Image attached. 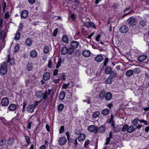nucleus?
<instances>
[{
	"mask_svg": "<svg viewBox=\"0 0 149 149\" xmlns=\"http://www.w3.org/2000/svg\"><path fill=\"white\" fill-rule=\"evenodd\" d=\"M17 107L16 105L15 104H10L8 107V109L9 110L12 111H15Z\"/></svg>",
	"mask_w": 149,
	"mask_h": 149,
	"instance_id": "obj_17",
	"label": "nucleus"
},
{
	"mask_svg": "<svg viewBox=\"0 0 149 149\" xmlns=\"http://www.w3.org/2000/svg\"><path fill=\"white\" fill-rule=\"evenodd\" d=\"M112 137V132H110L109 133V137L106 139V142L105 143L104 148V149H106L107 145L109 144L111 139Z\"/></svg>",
	"mask_w": 149,
	"mask_h": 149,
	"instance_id": "obj_4",
	"label": "nucleus"
},
{
	"mask_svg": "<svg viewBox=\"0 0 149 149\" xmlns=\"http://www.w3.org/2000/svg\"><path fill=\"white\" fill-rule=\"evenodd\" d=\"M108 61V58L107 57H106L105 59L104 63V66H106Z\"/></svg>",
	"mask_w": 149,
	"mask_h": 149,
	"instance_id": "obj_53",
	"label": "nucleus"
},
{
	"mask_svg": "<svg viewBox=\"0 0 149 149\" xmlns=\"http://www.w3.org/2000/svg\"><path fill=\"white\" fill-rule=\"evenodd\" d=\"M19 49V45H18L17 44L15 46V47H14V52H17Z\"/></svg>",
	"mask_w": 149,
	"mask_h": 149,
	"instance_id": "obj_50",
	"label": "nucleus"
},
{
	"mask_svg": "<svg viewBox=\"0 0 149 149\" xmlns=\"http://www.w3.org/2000/svg\"><path fill=\"white\" fill-rule=\"evenodd\" d=\"M32 43L31 40L30 38L27 39L25 41L26 44L29 46H30L31 45Z\"/></svg>",
	"mask_w": 149,
	"mask_h": 149,
	"instance_id": "obj_32",
	"label": "nucleus"
},
{
	"mask_svg": "<svg viewBox=\"0 0 149 149\" xmlns=\"http://www.w3.org/2000/svg\"><path fill=\"white\" fill-rule=\"evenodd\" d=\"M50 78V74L48 72L44 73L43 76V78L45 80L47 81Z\"/></svg>",
	"mask_w": 149,
	"mask_h": 149,
	"instance_id": "obj_18",
	"label": "nucleus"
},
{
	"mask_svg": "<svg viewBox=\"0 0 149 149\" xmlns=\"http://www.w3.org/2000/svg\"><path fill=\"white\" fill-rule=\"evenodd\" d=\"M88 130L90 132H97V127L93 125H91L88 126Z\"/></svg>",
	"mask_w": 149,
	"mask_h": 149,
	"instance_id": "obj_5",
	"label": "nucleus"
},
{
	"mask_svg": "<svg viewBox=\"0 0 149 149\" xmlns=\"http://www.w3.org/2000/svg\"><path fill=\"white\" fill-rule=\"evenodd\" d=\"M52 47L50 46H46L44 49V52L45 54L48 53L51 50Z\"/></svg>",
	"mask_w": 149,
	"mask_h": 149,
	"instance_id": "obj_16",
	"label": "nucleus"
},
{
	"mask_svg": "<svg viewBox=\"0 0 149 149\" xmlns=\"http://www.w3.org/2000/svg\"><path fill=\"white\" fill-rule=\"evenodd\" d=\"M133 71V73L134 72L136 74H138L140 72V70L139 68H136L134 69Z\"/></svg>",
	"mask_w": 149,
	"mask_h": 149,
	"instance_id": "obj_44",
	"label": "nucleus"
},
{
	"mask_svg": "<svg viewBox=\"0 0 149 149\" xmlns=\"http://www.w3.org/2000/svg\"><path fill=\"white\" fill-rule=\"evenodd\" d=\"M120 31L123 33H125L128 31V29L126 26H124L120 28Z\"/></svg>",
	"mask_w": 149,
	"mask_h": 149,
	"instance_id": "obj_11",
	"label": "nucleus"
},
{
	"mask_svg": "<svg viewBox=\"0 0 149 149\" xmlns=\"http://www.w3.org/2000/svg\"><path fill=\"white\" fill-rule=\"evenodd\" d=\"M112 82V79L111 78L109 77L106 80L105 82L107 84H110Z\"/></svg>",
	"mask_w": 149,
	"mask_h": 149,
	"instance_id": "obj_43",
	"label": "nucleus"
},
{
	"mask_svg": "<svg viewBox=\"0 0 149 149\" xmlns=\"http://www.w3.org/2000/svg\"><path fill=\"white\" fill-rule=\"evenodd\" d=\"M112 70V69L111 67H106L105 70V72L106 74H109L111 72Z\"/></svg>",
	"mask_w": 149,
	"mask_h": 149,
	"instance_id": "obj_24",
	"label": "nucleus"
},
{
	"mask_svg": "<svg viewBox=\"0 0 149 149\" xmlns=\"http://www.w3.org/2000/svg\"><path fill=\"white\" fill-rule=\"evenodd\" d=\"M105 92L104 91H102L99 94V97L101 99L104 98L105 96Z\"/></svg>",
	"mask_w": 149,
	"mask_h": 149,
	"instance_id": "obj_34",
	"label": "nucleus"
},
{
	"mask_svg": "<svg viewBox=\"0 0 149 149\" xmlns=\"http://www.w3.org/2000/svg\"><path fill=\"white\" fill-rule=\"evenodd\" d=\"M91 22H86L84 24L87 27H91Z\"/></svg>",
	"mask_w": 149,
	"mask_h": 149,
	"instance_id": "obj_52",
	"label": "nucleus"
},
{
	"mask_svg": "<svg viewBox=\"0 0 149 149\" xmlns=\"http://www.w3.org/2000/svg\"><path fill=\"white\" fill-rule=\"evenodd\" d=\"M9 104V100L7 98L5 97L2 100L1 104L2 106H7Z\"/></svg>",
	"mask_w": 149,
	"mask_h": 149,
	"instance_id": "obj_9",
	"label": "nucleus"
},
{
	"mask_svg": "<svg viewBox=\"0 0 149 149\" xmlns=\"http://www.w3.org/2000/svg\"><path fill=\"white\" fill-rule=\"evenodd\" d=\"M8 69L6 63H3L1 64L0 73L2 75H4L7 73Z\"/></svg>",
	"mask_w": 149,
	"mask_h": 149,
	"instance_id": "obj_1",
	"label": "nucleus"
},
{
	"mask_svg": "<svg viewBox=\"0 0 149 149\" xmlns=\"http://www.w3.org/2000/svg\"><path fill=\"white\" fill-rule=\"evenodd\" d=\"M138 120H139L137 118H136L133 120L132 123L134 125H136L137 124Z\"/></svg>",
	"mask_w": 149,
	"mask_h": 149,
	"instance_id": "obj_42",
	"label": "nucleus"
},
{
	"mask_svg": "<svg viewBox=\"0 0 149 149\" xmlns=\"http://www.w3.org/2000/svg\"><path fill=\"white\" fill-rule=\"evenodd\" d=\"M91 27H92L94 29H96V26L93 23L91 22Z\"/></svg>",
	"mask_w": 149,
	"mask_h": 149,
	"instance_id": "obj_63",
	"label": "nucleus"
},
{
	"mask_svg": "<svg viewBox=\"0 0 149 149\" xmlns=\"http://www.w3.org/2000/svg\"><path fill=\"white\" fill-rule=\"evenodd\" d=\"M100 35H98L95 38L97 42H99L100 40Z\"/></svg>",
	"mask_w": 149,
	"mask_h": 149,
	"instance_id": "obj_57",
	"label": "nucleus"
},
{
	"mask_svg": "<svg viewBox=\"0 0 149 149\" xmlns=\"http://www.w3.org/2000/svg\"><path fill=\"white\" fill-rule=\"evenodd\" d=\"M62 41L65 43H67L69 41V40L67 37L65 35H63L62 38Z\"/></svg>",
	"mask_w": 149,
	"mask_h": 149,
	"instance_id": "obj_26",
	"label": "nucleus"
},
{
	"mask_svg": "<svg viewBox=\"0 0 149 149\" xmlns=\"http://www.w3.org/2000/svg\"><path fill=\"white\" fill-rule=\"evenodd\" d=\"M133 74V71L132 70H129L126 72V75L127 77H130Z\"/></svg>",
	"mask_w": 149,
	"mask_h": 149,
	"instance_id": "obj_31",
	"label": "nucleus"
},
{
	"mask_svg": "<svg viewBox=\"0 0 149 149\" xmlns=\"http://www.w3.org/2000/svg\"><path fill=\"white\" fill-rule=\"evenodd\" d=\"M20 33L19 31H18L17 32L15 35V39L16 40H18L20 38Z\"/></svg>",
	"mask_w": 149,
	"mask_h": 149,
	"instance_id": "obj_29",
	"label": "nucleus"
},
{
	"mask_svg": "<svg viewBox=\"0 0 149 149\" xmlns=\"http://www.w3.org/2000/svg\"><path fill=\"white\" fill-rule=\"evenodd\" d=\"M73 48L72 47H70L68 49V53L69 55L72 54L74 52V50Z\"/></svg>",
	"mask_w": 149,
	"mask_h": 149,
	"instance_id": "obj_33",
	"label": "nucleus"
},
{
	"mask_svg": "<svg viewBox=\"0 0 149 149\" xmlns=\"http://www.w3.org/2000/svg\"><path fill=\"white\" fill-rule=\"evenodd\" d=\"M60 77L63 80H65L66 79V77L64 74H61Z\"/></svg>",
	"mask_w": 149,
	"mask_h": 149,
	"instance_id": "obj_55",
	"label": "nucleus"
},
{
	"mask_svg": "<svg viewBox=\"0 0 149 149\" xmlns=\"http://www.w3.org/2000/svg\"><path fill=\"white\" fill-rule=\"evenodd\" d=\"M90 143V140H87L85 141V143H84V146H87L89 143Z\"/></svg>",
	"mask_w": 149,
	"mask_h": 149,
	"instance_id": "obj_62",
	"label": "nucleus"
},
{
	"mask_svg": "<svg viewBox=\"0 0 149 149\" xmlns=\"http://www.w3.org/2000/svg\"><path fill=\"white\" fill-rule=\"evenodd\" d=\"M28 12L26 10H24L21 13V16L22 18L26 19L28 17Z\"/></svg>",
	"mask_w": 149,
	"mask_h": 149,
	"instance_id": "obj_10",
	"label": "nucleus"
},
{
	"mask_svg": "<svg viewBox=\"0 0 149 149\" xmlns=\"http://www.w3.org/2000/svg\"><path fill=\"white\" fill-rule=\"evenodd\" d=\"M65 92L63 91L60 93L59 96V99L61 100H63L65 97Z\"/></svg>",
	"mask_w": 149,
	"mask_h": 149,
	"instance_id": "obj_25",
	"label": "nucleus"
},
{
	"mask_svg": "<svg viewBox=\"0 0 149 149\" xmlns=\"http://www.w3.org/2000/svg\"><path fill=\"white\" fill-rule=\"evenodd\" d=\"M33 67L31 63H28L27 65V69L29 71H30L33 70Z\"/></svg>",
	"mask_w": 149,
	"mask_h": 149,
	"instance_id": "obj_36",
	"label": "nucleus"
},
{
	"mask_svg": "<svg viewBox=\"0 0 149 149\" xmlns=\"http://www.w3.org/2000/svg\"><path fill=\"white\" fill-rule=\"evenodd\" d=\"M64 127L63 126H62L59 129V133L60 134H62L63 133L64 131Z\"/></svg>",
	"mask_w": 149,
	"mask_h": 149,
	"instance_id": "obj_46",
	"label": "nucleus"
},
{
	"mask_svg": "<svg viewBox=\"0 0 149 149\" xmlns=\"http://www.w3.org/2000/svg\"><path fill=\"white\" fill-rule=\"evenodd\" d=\"M30 55L31 57L32 58H35L37 56V52L35 50H33L30 52Z\"/></svg>",
	"mask_w": 149,
	"mask_h": 149,
	"instance_id": "obj_23",
	"label": "nucleus"
},
{
	"mask_svg": "<svg viewBox=\"0 0 149 149\" xmlns=\"http://www.w3.org/2000/svg\"><path fill=\"white\" fill-rule=\"evenodd\" d=\"M43 96V93L41 91H38L36 93V96L38 98H41Z\"/></svg>",
	"mask_w": 149,
	"mask_h": 149,
	"instance_id": "obj_28",
	"label": "nucleus"
},
{
	"mask_svg": "<svg viewBox=\"0 0 149 149\" xmlns=\"http://www.w3.org/2000/svg\"><path fill=\"white\" fill-rule=\"evenodd\" d=\"M84 102H86L88 104L90 103L91 102V100L89 98H88L87 99L83 100Z\"/></svg>",
	"mask_w": 149,
	"mask_h": 149,
	"instance_id": "obj_59",
	"label": "nucleus"
},
{
	"mask_svg": "<svg viewBox=\"0 0 149 149\" xmlns=\"http://www.w3.org/2000/svg\"><path fill=\"white\" fill-rule=\"evenodd\" d=\"M83 55L84 56L86 57H89L91 55V52L88 50H85L83 51Z\"/></svg>",
	"mask_w": 149,
	"mask_h": 149,
	"instance_id": "obj_12",
	"label": "nucleus"
},
{
	"mask_svg": "<svg viewBox=\"0 0 149 149\" xmlns=\"http://www.w3.org/2000/svg\"><path fill=\"white\" fill-rule=\"evenodd\" d=\"M95 88L97 91V92H99L101 91L100 89L102 90L103 88V87L102 86H100L98 87Z\"/></svg>",
	"mask_w": 149,
	"mask_h": 149,
	"instance_id": "obj_58",
	"label": "nucleus"
},
{
	"mask_svg": "<svg viewBox=\"0 0 149 149\" xmlns=\"http://www.w3.org/2000/svg\"><path fill=\"white\" fill-rule=\"evenodd\" d=\"M70 83H68L67 84H63L62 86V88L67 89L68 88V86L69 85Z\"/></svg>",
	"mask_w": 149,
	"mask_h": 149,
	"instance_id": "obj_48",
	"label": "nucleus"
},
{
	"mask_svg": "<svg viewBox=\"0 0 149 149\" xmlns=\"http://www.w3.org/2000/svg\"><path fill=\"white\" fill-rule=\"evenodd\" d=\"M8 60L7 62L9 63L10 65L13 64L15 63L14 59L13 58H10V55L8 54L7 56Z\"/></svg>",
	"mask_w": 149,
	"mask_h": 149,
	"instance_id": "obj_15",
	"label": "nucleus"
},
{
	"mask_svg": "<svg viewBox=\"0 0 149 149\" xmlns=\"http://www.w3.org/2000/svg\"><path fill=\"white\" fill-rule=\"evenodd\" d=\"M50 92L51 91L50 90H48V91H45L43 95V99H47V96L49 95Z\"/></svg>",
	"mask_w": 149,
	"mask_h": 149,
	"instance_id": "obj_19",
	"label": "nucleus"
},
{
	"mask_svg": "<svg viewBox=\"0 0 149 149\" xmlns=\"http://www.w3.org/2000/svg\"><path fill=\"white\" fill-rule=\"evenodd\" d=\"M63 104H60L58 106V109L59 111H63Z\"/></svg>",
	"mask_w": 149,
	"mask_h": 149,
	"instance_id": "obj_37",
	"label": "nucleus"
},
{
	"mask_svg": "<svg viewBox=\"0 0 149 149\" xmlns=\"http://www.w3.org/2000/svg\"><path fill=\"white\" fill-rule=\"evenodd\" d=\"M103 59V56L101 54L97 55L95 58V60L97 62H100L102 61Z\"/></svg>",
	"mask_w": 149,
	"mask_h": 149,
	"instance_id": "obj_13",
	"label": "nucleus"
},
{
	"mask_svg": "<svg viewBox=\"0 0 149 149\" xmlns=\"http://www.w3.org/2000/svg\"><path fill=\"white\" fill-rule=\"evenodd\" d=\"M117 73L116 71H113L111 72L110 74V77L112 78H113L116 75Z\"/></svg>",
	"mask_w": 149,
	"mask_h": 149,
	"instance_id": "obj_41",
	"label": "nucleus"
},
{
	"mask_svg": "<svg viewBox=\"0 0 149 149\" xmlns=\"http://www.w3.org/2000/svg\"><path fill=\"white\" fill-rule=\"evenodd\" d=\"M35 108V107L34 105L30 104L27 107V111L29 113H32L33 112Z\"/></svg>",
	"mask_w": 149,
	"mask_h": 149,
	"instance_id": "obj_8",
	"label": "nucleus"
},
{
	"mask_svg": "<svg viewBox=\"0 0 149 149\" xmlns=\"http://www.w3.org/2000/svg\"><path fill=\"white\" fill-rule=\"evenodd\" d=\"M70 18L72 19L73 21H74L75 19V16L74 15L72 14L70 16Z\"/></svg>",
	"mask_w": 149,
	"mask_h": 149,
	"instance_id": "obj_64",
	"label": "nucleus"
},
{
	"mask_svg": "<svg viewBox=\"0 0 149 149\" xmlns=\"http://www.w3.org/2000/svg\"><path fill=\"white\" fill-rule=\"evenodd\" d=\"M59 145L63 146L65 145L67 142V139L64 136L61 137L60 138L58 141Z\"/></svg>",
	"mask_w": 149,
	"mask_h": 149,
	"instance_id": "obj_6",
	"label": "nucleus"
},
{
	"mask_svg": "<svg viewBox=\"0 0 149 149\" xmlns=\"http://www.w3.org/2000/svg\"><path fill=\"white\" fill-rule=\"evenodd\" d=\"M14 141L13 139L12 138L9 139L8 141V143L9 144L12 145Z\"/></svg>",
	"mask_w": 149,
	"mask_h": 149,
	"instance_id": "obj_45",
	"label": "nucleus"
},
{
	"mask_svg": "<svg viewBox=\"0 0 149 149\" xmlns=\"http://www.w3.org/2000/svg\"><path fill=\"white\" fill-rule=\"evenodd\" d=\"M85 135L84 134H81L79 135L78 137V140L80 141H82L85 139Z\"/></svg>",
	"mask_w": 149,
	"mask_h": 149,
	"instance_id": "obj_21",
	"label": "nucleus"
},
{
	"mask_svg": "<svg viewBox=\"0 0 149 149\" xmlns=\"http://www.w3.org/2000/svg\"><path fill=\"white\" fill-rule=\"evenodd\" d=\"M135 130V128L133 127L132 126H130L129 127H128L127 129V132L129 133H132Z\"/></svg>",
	"mask_w": 149,
	"mask_h": 149,
	"instance_id": "obj_30",
	"label": "nucleus"
},
{
	"mask_svg": "<svg viewBox=\"0 0 149 149\" xmlns=\"http://www.w3.org/2000/svg\"><path fill=\"white\" fill-rule=\"evenodd\" d=\"M100 113L99 111H95L93 113L92 116L93 118H96L99 116Z\"/></svg>",
	"mask_w": 149,
	"mask_h": 149,
	"instance_id": "obj_27",
	"label": "nucleus"
},
{
	"mask_svg": "<svg viewBox=\"0 0 149 149\" xmlns=\"http://www.w3.org/2000/svg\"><path fill=\"white\" fill-rule=\"evenodd\" d=\"M127 21L129 24L132 26L134 25L137 22V21L133 17H131L129 18Z\"/></svg>",
	"mask_w": 149,
	"mask_h": 149,
	"instance_id": "obj_3",
	"label": "nucleus"
},
{
	"mask_svg": "<svg viewBox=\"0 0 149 149\" xmlns=\"http://www.w3.org/2000/svg\"><path fill=\"white\" fill-rule=\"evenodd\" d=\"M105 130V127L104 126H101L99 128V131L100 132H104Z\"/></svg>",
	"mask_w": 149,
	"mask_h": 149,
	"instance_id": "obj_49",
	"label": "nucleus"
},
{
	"mask_svg": "<svg viewBox=\"0 0 149 149\" xmlns=\"http://www.w3.org/2000/svg\"><path fill=\"white\" fill-rule=\"evenodd\" d=\"M52 65L53 63L52 61L50 59L49 60L47 64L48 67L49 68H52Z\"/></svg>",
	"mask_w": 149,
	"mask_h": 149,
	"instance_id": "obj_39",
	"label": "nucleus"
},
{
	"mask_svg": "<svg viewBox=\"0 0 149 149\" xmlns=\"http://www.w3.org/2000/svg\"><path fill=\"white\" fill-rule=\"evenodd\" d=\"M109 112V110L108 109H106L102 110V113L104 115L106 116Z\"/></svg>",
	"mask_w": 149,
	"mask_h": 149,
	"instance_id": "obj_35",
	"label": "nucleus"
},
{
	"mask_svg": "<svg viewBox=\"0 0 149 149\" xmlns=\"http://www.w3.org/2000/svg\"><path fill=\"white\" fill-rule=\"evenodd\" d=\"M40 102H38L37 101H35L34 102V105L35 106V108H36V107L37 105H38V104L40 103Z\"/></svg>",
	"mask_w": 149,
	"mask_h": 149,
	"instance_id": "obj_61",
	"label": "nucleus"
},
{
	"mask_svg": "<svg viewBox=\"0 0 149 149\" xmlns=\"http://www.w3.org/2000/svg\"><path fill=\"white\" fill-rule=\"evenodd\" d=\"M147 58V56L146 55H141L138 57V60L140 62L143 61L146 59Z\"/></svg>",
	"mask_w": 149,
	"mask_h": 149,
	"instance_id": "obj_14",
	"label": "nucleus"
},
{
	"mask_svg": "<svg viewBox=\"0 0 149 149\" xmlns=\"http://www.w3.org/2000/svg\"><path fill=\"white\" fill-rule=\"evenodd\" d=\"M140 24L142 26H144L146 25V22L144 20H142L140 22Z\"/></svg>",
	"mask_w": 149,
	"mask_h": 149,
	"instance_id": "obj_56",
	"label": "nucleus"
},
{
	"mask_svg": "<svg viewBox=\"0 0 149 149\" xmlns=\"http://www.w3.org/2000/svg\"><path fill=\"white\" fill-rule=\"evenodd\" d=\"M25 139L26 140V141L27 143H28V145H27V146L30 143V139L29 137L28 136H25Z\"/></svg>",
	"mask_w": 149,
	"mask_h": 149,
	"instance_id": "obj_40",
	"label": "nucleus"
},
{
	"mask_svg": "<svg viewBox=\"0 0 149 149\" xmlns=\"http://www.w3.org/2000/svg\"><path fill=\"white\" fill-rule=\"evenodd\" d=\"M9 13L8 12H6L4 15V18L5 19H7L9 17Z\"/></svg>",
	"mask_w": 149,
	"mask_h": 149,
	"instance_id": "obj_54",
	"label": "nucleus"
},
{
	"mask_svg": "<svg viewBox=\"0 0 149 149\" xmlns=\"http://www.w3.org/2000/svg\"><path fill=\"white\" fill-rule=\"evenodd\" d=\"M70 45L74 49H75L78 47L79 45V43L77 41L73 40L70 42Z\"/></svg>",
	"mask_w": 149,
	"mask_h": 149,
	"instance_id": "obj_7",
	"label": "nucleus"
},
{
	"mask_svg": "<svg viewBox=\"0 0 149 149\" xmlns=\"http://www.w3.org/2000/svg\"><path fill=\"white\" fill-rule=\"evenodd\" d=\"M112 94L111 92H108L106 94L105 97L107 100H109L111 99L112 98Z\"/></svg>",
	"mask_w": 149,
	"mask_h": 149,
	"instance_id": "obj_20",
	"label": "nucleus"
},
{
	"mask_svg": "<svg viewBox=\"0 0 149 149\" xmlns=\"http://www.w3.org/2000/svg\"><path fill=\"white\" fill-rule=\"evenodd\" d=\"M128 126L127 124H125L122 127V131L123 132H125L127 131V129Z\"/></svg>",
	"mask_w": 149,
	"mask_h": 149,
	"instance_id": "obj_38",
	"label": "nucleus"
},
{
	"mask_svg": "<svg viewBox=\"0 0 149 149\" xmlns=\"http://www.w3.org/2000/svg\"><path fill=\"white\" fill-rule=\"evenodd\" d=\"M7 31L4 29L2 30L0 32V42H5V39L6 36V33Z\"/></svg>",
	"mask_w": 149,
	"mask_h": 149,
	"instance_id": "obj_2",
	"label": "nucleus"
},
{
	"mask_svg": "<svg viewBox=\"0 0 149 149\" xmlns=\"http://www.w3.org/2000/svg\"><path fill=\"white\" fill-rule=\"evenodd\" d=\"M68 52V48L66 46L63 47L61 50V53L62 54H66Z\"/></svg>",
	"mask_w": 149,
	"mask_h": 149,
	"instance_id": "obj_22",
	"label": "nucleus"
},
{
	"mask_svg": "<svg viewBox=\"0 0 149 149\" xmlns=\"http://www.w3.org/2000/svg\"><path fill=\"white\" fill-rule=\"evenodd\" d=\"M58 70L57 69H55L54 70V73H53V75L54 76H56L57 75L58 73Z\"/></svg>",
	"mask_w": 149,
	"mask_h": 149,
	"instance_id": "obj_60",
	"label": "nucleus"
},
{
	"mask_svg": "<svg viewBox=\"0 0 149 149\" xmlns=\"http://www.w3.org/2000/svg\"><path fill=\"white\" fill-rule=\"evenodd\" d=\"M62 63L61 59H60L59 60L58 62L57 63L56 65V68H59V67L60 66L61 63Z\"/></svg>",
	"mask_w": 149,
	"mask_h": 149,
	"instance_id": "obj_47",
	"label": "nucleus"
},
{
	"mask_svg": "<svg viewBox=\"0 0 149 149\" xmlns=\"http://www.w3.org/2000/svg\"><path fill=\"white\" fill-rule=\"evenodd\" d=\"M58 30L57 29H55L53 32V35L54 37H55L57 33Z\"/></svg>",
	"mask_w": 149,
	"mask_h": 149,
	"instance_id": "obj_51",
	"label": "nucleus"
}]
</instances>
